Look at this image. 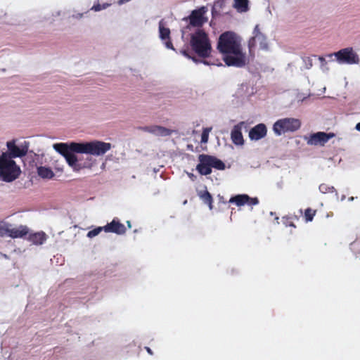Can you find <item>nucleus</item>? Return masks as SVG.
<instances>
[{
	"label": "nucleus",
	"instance_id": "1",
	"mask_svg": "<svg viewBox=\"0 0 360 360\" xmlns=\"http://www.w3.org/2000/svg\"><path fill=\"white\" fill-rule=\"evenodd\" d=\"M53 149L60 154L73 172H79L84 169H91L96 160L91 155L102 156L112 148L110 143L101 141L89 142L58 143Z\"/></svg>",
	"mask_w": 360,
	"mask_h": 360
},
{
	"label": "nucleus",
	"instance_id": "2",
	"mask_svg": "<svg viewBox=\"0 0 360 360\" xmlns=\"http://www.w3.org/2000/svg\"><path fill=\"white\" fill-rule=\"evenodd\" d=\"M217 49L222 54L223 60L228 66L242 68L249 61L243 51L241 38L233 32H225L219 36Z\"/></svg>",
	"mask_w": 360,
	"mask_h": 360
},
{
	"label": "nucleus",
	"instance_id": "3",
	"mask_svg": "<svg viewBox=\"0 0 360 360\" xmlns=\"http://www.w3.org/2000/svg\"><path fill=\"white\" fill-rule=\"evenodd\" d=\"M190 46L193 52L200 58L210 57L212 51L208 34L200 28L191 34Z\"/></svg>",
	"mask_w": 360,
	"mask_h": 360
},
{
	"label": "nucleus",
	"instance_id": "4",
	"mask_svg": "<svg viewBox=\"0 0 360 360\" xmlns=\"http://www.w3.org/2000/svg\"><path fill=\"white\" fill-rule=\"evenodd\" d=\"M20 172V167L10 155L3 153L0 155V180L11 182L19 176Z\"/></svg>",
	"mask_w": 360,
	"mask_h": 360
},
{
	"label": "nucleus",
	"instance_id": "5",
	"mask_svg": "<svg viewBox=\"0 0 360 360\" xmlns=\"http://www.w3.org/2000/svg\"><path fill=\"white\" fill-rule=\"evenodd\" d=\"M326 57L330 61H335L340 65H357L360 62L359 56L350 46L327 54Z\"/></svg>",
	"mask_w": 360,
	"mask_h": 360
},
{
	"label": "nucleus",
	"instance_id": "6",
	"mask_svg": "<svg viewBox=\"0 0 360 360\" xmlns=\"http://www.w3.org/2000/svg\"><path fill=\"white\" fill-rule=\"evenodd\" d=\"M301 127V122L299 119L294 117H285L278 120L273 125V131L277 136L288 132H294Z\"/></svg>",
	"mask_w": 360,
	"mask_h": 360
},
{
	"label": "nucleus",
	"instance_id": "7",
	"mask_svg": "<svg viewBox=\"0 0 360 360\" xmlns=\"http://www.w3.org/2000/svg\"><path fill=\"white\" fill-rule=\"evenodd\" d=\"M250 53L252 54L254 49L258 48L262 50L268 49V42L266 36L261 31L259 26L257 25L252 32V37L248 41Z\"/></svg>",
	"mask_w": 360,
	"mask_h": 360
},
{
	"label": "nucleus",
	"instance_id": "8",
	"mask_svg": "<svg viewBox=\"0 0 360 360\" xmlns=\"http://www.w3.org/2000/svg\"><path fill=\"white\" fill-rule=\"evenodd\" d=\"M6 146L9 150L8 154L12 157V159L25 155L28 150V144L26 142L20 145H16L14 141H8Z\"/></svg>",
	"mask_w": 360,
	"mask_h": 360
},
{
	"label": "nucleus",
	"instance_id": "9",
	"mask_svg": "<svg viewBox=\"0 0 360 360\" xmlns=\"http://www.w3.org/2000/svg\"><path fill=\"white\" fill-rule=\"evenodd\" d=\"M207 9L202 7L198 10L193 11L189 16L190 25L193 27H201L207 19L205 17Z\"/></svg>",
	"mask_w": 360,
	"mask_h": 360
},
{
	"label": "nucleus",
	"instance_id": "10",
	"mask_svg": "<svg viewBox=\"0 0 360 360\" xmlns=\"http://www.w3.org/2000/svg\"><path fill=\"white\" fill-rule=\"evenodd\" d=\"M159 36L167 49L175 50L170 40V30L167 27L166 22L161 20L159 22Z\"/></svg>",
	"mask_w": 360,
	"mask_h": 360
},
{
	"label": "nucleus",
	"instance_id": "11",
	"mask_svg": "<svg viewBox=\"0 0 360 360\" xmlns=\"http://www.w3.org/2000/svg\"><path fill=\"white\" fill-rule=\"evenodd\" d=\"M333 136L334 134L333 133L317 132L309 136L307 140V144L311 146H323Z\"/></svg>",
	"mask_w": 360,
	"mask_h": 360
},
{
	"label": "nucleus",
	"instance_id": "12",
	"mask_svg": "<svg viewBox=\"0 0 360 360\" xmlns=\"http://www.w3.org/2000/svg\"><path fill=\"white\" fill-rule=\"evenodd\" d=\"M28 233V228L25 226H13L8 224L6 236L12 238H22Z\"/></svg>",
	"mask_w": 360,
	"mask_h": 360
},
{
	"label": "nucleus",
	"instance_id": "13",
	"mask_svg": "<svg viewBox=\"0 0 360 360\" xmlns=\"http://www.w3.org/2000/svg\"><path fill=\"white\" fill-rule=\"evenodd\" d=\"M103 231L106 233H115L121 235L125 233L126 229L119 220L114 219L110 223L103 226Z\"/></svg>",
	"mask_w": 360,
	"mask_h": 360
},
{
	"label": "nucleus",
	"instance_id": "14",
	"mask_svg": "<svg viewBox=\"0 0 360 360\" xmlns=\"http://www.w3.org/2000/svg\"><path fill=\"white\" fill-rule=\"evenodd\" d=\"M267 129L264 124H258L252 128L249 132V137L251 140L258 141L266 135Z\"/></svg>",
	"mask_w": 360,
	"mask_h": 360
},
{
	"label": "nucleus",
	"instance_id": "15",
	"mask_svg": "<svg viewBox=\"0 0 360 360\" xmlns=\"http://www.w3.org/2000/svg\"><path fill=\"white\" fill-rule=\"evenodd\" d=\"M244 122H241L239 124L235 125L231 133V138L233 143L237 146H243L244 140L242 134V127L244 125Z\"/></svg>",
	"mask_w": 360,
	"mask_h": 360
},
{
	"label": "nucleus",
	"instance_id": "16",
	"mask_svg": "<svg viewBox=\"0 0 360 360\" xmlns=\"http://www.w3.org/2000/svg\"><path fill=\"white\" fill-rule=\"evenodd\" d=\"M200 163L197 165V170L202 175H207L211 173L212 167L210 165L208 155H200L199 157Z\"/></svg>",
	"mask_w": 360,
	"mask_h": 360
},
{
	"label": "nucleus",
	"instance_id": "17",
	"mask_svg": "<svg viewBox=\"0 0 360 360\" xmlns=\"http://www.w3.org/2000/svg\"><path fill=\"white\" fill-rule=\"evenodd\" d=\"M145 130L149 133H151L155 136H167L171 134L172 131L160 126H150L146 127Z\"/></svg>",
	"mask_w": 360,
	"mask_h": 360
},
{
	"label": "nucleus",
	"instance_id": "18",
	"mask_svg": "<svg viewBox=\"0 0 360 360\" xmlns=\"http://www.w3.org/2000/svg\"><path fill=\"white\" fill-rule=\"evenodd\" d=\"M46 240V236L44 232H37L29 236V240L34 245H41Z\"/></svg>",
	"mask_w": 360,
	"mask_h": 360
},
{
	"label": "nucleus",
	"instance_id": "19",
	"mask_svg": "<svg viewBox=\"0 0 360 360\" xmlns=\"http://www.w3.org/2000/svg\"><path fill=\"white\" fill-rule=\"evenodd\" d=\"M250 200V196L246 194L237 195L234 197L231 198L229 202L235 203L237 206H242L246 203H248Z\"/></svg>",
	"mask_w": 360,
	"mask_h": 360
},
{
	"label": "nucleus",
	"instance_id": "20",
	"mask_svg": "<svg viewBox=\"0 0 360 360\" xmlns=\"http://www.w3.org/2000/svg\"><path fill=\"white\" fill-rule=\"evenodd\" d=\"M37 174L40 177L47 179H51L54 176L53 172L49 167L43 166L37 168Z\"/></svg>",
	"mask_w": 360,
	"mask_h": 360
},
{
	"label": "nucleus",
	"instance_id": "21",
	"mask_svg": "<svg viewBox=\"0 0 360 360\" xmlns=\"http://www.w3.org/2000/svg\"><path fill=\"white\" fill-rule=\"evenodd\" d=\"M198 196L205 204L209 205L210 210L212 209V198L207 191H205L204 192H199Z\"/></svg>",
	"mask_w": 360,
	"mask_h": 360
},
{
	"label": "nucleus",
	"instance_id": "22",
	"mask_svg": "<svg viewBox=\"0 0 360 360\" xmlns=\"http://www.w3.org/2000/svg\"><path fill=\"white\" fill-rule=\"evenodd\" d=\"M208 160L210 162V165H211V167H214L218 169H224L225 165L222 161H221L215 158H213L212 156H209V155H208Z\"/></svg>",
	"mask_w": 360,
	"mask_h": 360
},
{
	"label": "nucleus",
	"instance_id": "23",
	"mask_svg": "<svg viewBox=\"0 0 360 360\" xmlns=\"http://www.w3.org/2000/svg\"><path fill=\"white\" fill-rule=\"evenodd\" d=\"M248 0H234V6L239 12H245L248 10Z\"/></svg>",
	"mask_w": 360,
	"mask_h": 360
},
{
	"label": "nucleus",
	"instance_id": "24",
	"mask_svg": "<svg viewBox=\"0 0 360 360\" xmlns=\"http://www.w3.org/2000/svg\"><path fill=\"white\" fill-rule=\"evenodd\" d=\"M319 189L320 192L323 194H326L328 193H333L335 191V188L333 186H330L326 184H321L319 186Z\"/></svg>",
	"mask_w": 360,
	"mask_h": 360
},
{
	"label": "nucleus",
	"instance_id": "25",
	"mask_svg": "<svg viewBox=\"0 0 360 360\" xmlns=\"http://www.w3.org/2000/svg\"><path fill=\"white\" fill-rule=\"evenodd\" d=\"M212 131V127H207L203 129L202 135H201V142L207 143L208 141L209 134Z\"/></svg>",
	"mask_w": 360,
	"mask_h": 360
},
{
	"label": "nucleus",
	"instance_id": "26",
	"mask_svg": "<svg viewBox=\"0 0 360 360\" xmlns=\"http://www.w3.org/2000/svg\"><path fill=\"white\" fill-rule=\"evenodd\" d=\"M103 230V226H98L91 231H89L87 233V236L90 238H92L96 236H98L102 231Z\"/></svg>",
	"mask_w": 360,
	"mask_h": 360
},
{
	"label": "nucleus",
	"instance_id": "27",
	"mask_svg": "<svg viewBox=\"0 0 360 360\" xmlns=\"http://www.w3.org/2000/svg\"><path fill=\"white\" fill-rule=\"evenodd\" d=\"M315 214V211L308 208L305 210L304 217L307 221H311Z\"/></svg>",
	"mask_w": 360,
	"mask_h": 360
},
{
	"label": "nucleus",
	"instance_id": "28",
	"mask_svg": "<svg viewBox=\"0 0 360 360\" xmlns=\"http://www.w3.org/2000/svg\"><path fill=\"white\" fill-rule=\"evenodd\" d=\"M110 6V4H103L102 5L101 4H96V5H94L92 7H91V10L96 11V12H98V11H100L101 10H103V9H105L107 8L108 7Z\"/></svg>",
	"mask_w": 360,
	"mask_h": 360
},
{
	"label": "nucleus",
	"instance_id": "29",
	"mask_svg": "<svg viewBox=\"0 0 360 360\" xmlns=\"http://www.w3.org/2000/svg\"><path fill=\"white\" fill-rule=\"evenodd\" d=\"M319 60L321 62V70L323 72L328 71L329 68L327 66L328 62L326 61V58L322 57V56H320V57H319Z\"/></svg>",
	"mask_w": 360,
	"mask_h": 360
},
{
	"label": "nucleus",
	"instance_id": "30",
	"mask_svg": "<svg viewBox=\"0 0 360 360\" xmlns=\"http://www.w3.org/2000/svg\"><path fill=\"white\" fill-rule=\"evenodd\" d=\"M304 66L306 69H310L313 66L312 59L309 57H304L302 58Z\"/></svg>",
	"mask_w": 360,
	"mask_h": 360
},
{
	"label": "nucleus",
	"instance_id": "31",
	"mask_svg": "<svg viewBox=\"0 0 360 360\" xmlns=\"http://www.w3.org/2000/svg\"><path fill=\"white\" fill-rule=\"evenodd\" d=\"M180 53L184 56L185 57L189 58V59H191L193 62H195V63H198V62H200V60L198 59H197L194 56H191L189 53L186 51V50H181L180 51Z\"/></svg>",
	"mask_w": 360,
	"mask_h": 360
},
{
	"label": "nucleus",
	"instance_id": "32",
	"mask_svg": "<svg viewBox=\"0 0 360 360\" xmlns=\"http://www.w3.org/2000/svg\"><path fill=\"white\" fill-rule=\"evenodd\" d=\"M7 226H8L7 223L0 221V236H6Z\"/></svg>",
	"mask_w": 360,
	"mask_h": 360
},
{
	"label": "nucleus",
	"instance_id": "33",
	"mask_svg": "<svg viewBox=\"0 0 360 360\" xmlns=\"http://www.w3.org/2000/svg\"><path fill=\"white\" fill-rule=\"evenodd\" d=\"M61 15H62L61 11L56 10V11H53V13H52L53 19L55 20V19L60 17Z\"/></svg>",
	"mask_w": 360,
	"mask_h": 360
},
{
	"label": "nucleus",
	"instance_id": "34",
	"mask_svg": "<svg viewBox=\"0 0 360 360\" xmlns=\"http://www.w3.org/2000/svg\"><path fill=\"white\" fill-rule=\"evenodd\" d=\"M259 203V200L257 198H250V200H249V202L248 203V205H257Z\"/></svg>",
	"mask_w": 360,
	"mask_h": 360
},
{
	"label": "nucleus",
	"instance_id": "35",
	"mask_svg": "<svg viewBox=\"0 0 360 360\" xmlns=\"http://www.w3.org/2000/svg\"><path fill=\"white\" fill-rule=\"evenodd\" d=\"M188 176L191 178L192 181H194L195 179V176L191 173L187 172Z\"/></svg>",
	"mask_w": 360,
	"mask_h": 360
},
{
	"label": "nucleus",
	"instance_id": "36",
	"mask_svg": "<svg viewBox=\"0 0 360 360\" xmlns=\"http://www.w3.org/2000/svg\"><path fill=\"white\" fill-rule=\"evenodd\" d=\"M131 0H119L118 1V4L119 5H122V4H124L127 3V2H129Z\"/></svg>",
	"mask_w": 360,
	"mask_h": 360
},
{
	"label": "nucleus",
	"instance_id": "37",
	"mask_svg": "<svg viewBox=\"0 0 360 360\" xmlns=\"http://www.w3.org/2000/svg\"><path fill=\"white\" fill-rule=\"evenodd\" d=\"M355 129H356L357 131H360V122H359V123H357V124H356V127H355Z\"/></svg>",
	"mask_w": 360,
	"mask_h": 360
},
{
	"label": "nucleus",
	"instance_id": "38",
	"mask_svg": "<svg viewBox=\"0 0 360 360\" xmlns=\"http://www.w3.org/2000/svg\"><path fill=\"white\" fill-rule=\"evenodd\" d=\"M205 65H210V63L209 62H207V60H202V61Z\"/></svg>",
	"mask_w": 360,
	"mask_h": 360
},
{
	"label": "nucleus",
	"instance_id": "39",
	"mask_svg": "<svg viewBox=\"0 0 360 360\" xmlns=\"http://www.w3.org/2000/svg\"><path fill=\"white\" fill-rule=\"evenodd\" d=\"M146 350H147V352H148L149 354H153V353H152L151 349H150L149 347H146Z\"/></svg>",
	"mask_w": 360,
	"mask_h": 360
},
{
	"label": "nucleus",
	"instance_id": "40",
	"mask_svg": "<svg viewBox=\"0 0 360 360\" xmlns=\"http://www.w3.org/2000/svg\"><path fill=\"white\" fill-rule=\"evenodd\" d=\"M127 225L129 228H131V223L129 221H127Z\"/></svg>",
	"mask_w": 360,
	"mask_h": 360
},
{
	"label": "nucleus",
	"instance_id": "41",
	"mask_svg": "<svg viewBox=\"0 0 360 360\" xmlns=\"http://www.w3.org/2000/svg\"><path fill=\"white\" fill-rule=\"evenodd\" d=\"M184 37V31H182V38Z\"/></svg>",
	"mask_w": 360,
	"mask_h": 360
},
{
	"label": "nucleus",
	"instance_id": "42",
	"mask_svg": "<svg viewBox=\"0 0 360 360\" xmlns=\"http://www.w3.org/2000/svg\"><path fill=\"white\" fill-rule=\"evenodd\" d=\"M349 200H354V198H353V197H351V198H349Z\"/></svg>",
	"mask_w": 360,
	"mask_h": 360
}]
</instances>
